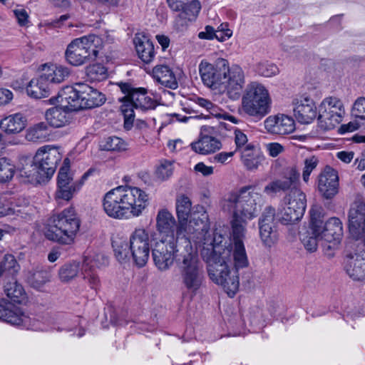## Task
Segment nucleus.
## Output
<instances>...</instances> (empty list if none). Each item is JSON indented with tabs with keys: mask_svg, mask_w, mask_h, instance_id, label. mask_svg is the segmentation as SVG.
Instances as JSON below:
<instances>
[{
	"mask_svg": "<svg viewBox=\"0 0 365 365\" xmlns=\"http://www.w3.org/2000/svg\"><path fill=\"white\" fill-rule=\"evenodd\" d=\"M263 203V196L255 185L245 186L223 198L222 209L231 216L232 242L227 245L226 237L218 232L214 233L212 240L210 238L209 217L204 207L196 206L191 213L192 202L187 196L181 195L176 199L178 234L187 232L199 240L200 246L211 247L210 255L202 254L209 276L231 297L239 290L238 270L249 265L244 245L247 222L257 217Z\"/></svg>",
	"mask_w": 365,
	"mask_h": 365,
	"instance_id": "nucleus-1",
	"label": "nucleus"
},
{
	"mask_svg": "<svg viewBox=\"0 0 365 365\" xmlns=\"http://www.w3.org/2000/svg\"><path fill=\"white\" fill-rule=\"evenodd\" d=\"M155 221L158 237L152 249L155 267L160 272H165L175 261L182 284L188 292L196 293L203 280L200 241L187 232L178 234V222L166 208L158 210Z\"/></svg>",
	"mask_w": 365,
	"mask_h": 365,
	"instance_id": "nucleus-2",
	"label": "nucleus"
},
{
	"mask_svg": "<svg viewBox=\"0 0 365 365\" xmlns=\"http://www.w3.org/2000/svg\"><path fill=\"white\" fill-rule=\"evenodd\" d=\"M148 204V194L138 187L130 185L111 189L104 195L102 200L106 214L116 220L138 217Z\"/></svg>",
	"mask_w": 365,
	"mask_h": 365,
	"instance_id": "nucleus-3",
	"label": "nucleus"
},
{
	"mask_svg": "<svg viewBox=\"0 0 365 365\" xmlns=\"http://www.w3.org/2000/svg\"><path fill=\"white\" fill-rule=\"evenodd\" d=\"M349 232L351 238L359 241L354 255L346 262V271L354 280L365 279V203L354 202L349 211Z\"/></svg>",
	"mask_w": 365,
	"mask_h": 365,
	"instance_id": "nucleus-4",
	"label": "nucleus"
},
{
	"mask_svg": "<svg viewBox=\"0 0 365 365\" xmlns=\"http://www.w3.org/2000/svg\"><path fill=\"white\" fill-rule=\"evenodd\" d=\"M80 225L76 210L73 207H68L50 216L43 232L47 240L61 245H70L74 242Z\"/></svg>",
	"mask_w": 365,
	"mask_h": 365,
	"instance_id": "nucleus-5",
	"label": "nucleus"
},
{
	"mask_svg": "<svg viewBox=\"0 0 365 365\" xmlns=\"http://www.w3.org/2000/svg\"><path fill=\"white\" fill-rule=\"evenodd\" d=\"M104 94L85 83H76L75 87L64 88L57 96V102L71 110L92 108L103 105Z\"/></svg>",
	"mask_w": 365,
	"mask_h": 365,
	"instance_id": "nucleus-6",
	"label": "nucleus"
},
{
	"mask_svg": "<svg viewBox=\"0 0 365 365\" xmlns=\"http://www.w3.org/2000/svg\"><path fill=\"white\" fill-rule=\"evenodd\" d=\"M272 98L268 88L262 83H249L242 97V110L253 118L260 120L271 111Z\"/></svg>",
	"mask_w": 365,
	"mask_h": 365,
	"instance_id": "nucleus-7",
	"label": "nucleus"
},
{
	"mask_svg": "<svg viewBox=\"0 0 365 365\" xmlns=\"http://www.w3.org/2000/svg\"><path fill=\"white\" fill-rule=\"evenodd\" d=\"M309 213L310 228L316 236L319 237L322 243H329V249L339 245L344 234L341 221L337 217H331L324 222V210L317 205L312 207Z\"/></svg>",
	"mask_w": 365,
	"mask_h": 365,
	"instance_id": "nucleus-8",
	"label": "nucleus"
},
{
	"mask_svg": "<svg viewBox=\"0 0 365 365\" xmlns=\"http://www.w3.org/2000/svg\"><path fill=\"white\" fill-rule=\"evenodd\" d=\"M121 91L125 94L120 101L122 102L120 110L124 116V127L129 130L134 121V108L142 111L154 109L157 102L147 96L144 88H133L128 83L120 85Z\"/></svg>",
	"mask_w": 365,
	"mask_h": 365,
	"instance_id": "nucleus-9",
	"label": "nucleus"
},
{
	"mask_svg": "<svg viewBox=\"0 0 365 365\" xmlns=\"http://www.w3.org/2000/svg\"><path fill=\"white\" fill-rule=\"evenodd\" d=\"M101 38L96 35L84 36L73 39L66 48L65 58L73 66H80L94 61L102 48Z\"/></svg>",
	"mask_w": 365,
	"mask_h": 365,
	"instance_id": "nucleus-10",
	"label": "nucleus"
},
{
	"mask_svg": "<svg viewBox=\"0 0 365 365\" xmlns=\"http://www.w3.org/2000/svg\"><path fill=\"white\" fill-rule=\"evenodd\" d=\"M154 243L157 240L156 233L145 227L134 229L129 236V250L134 264L142 267L146 264L150 257V240Z\"/></svg>",
	"mask_w": 365,
	"mask_h": 365,
	"instance_id": "nucleus-11",
	"label": "nucleus"
},
{
	"mask_svg": "<svg viewBox=\"0 0 365 365\" xmlns=\"http://www.w3.org/2000/svg\"><path fill=\"white\" fill-rule=\"evenodd\" d=\"M198 71L204 86L220 92V88L223 87L222 81L226 77V71H228V61L222 58L212 63L202 59L198 65Z\"/></svg>",
	"mask_w": 365,
	"mask_h": 365,
	"instance_id": "nucleus-12",
	"label": "nucleus"
},
{
	"mask_svg": "<svg viewBox=\"0 0 365 365\" xmlns=\"http://www.w3.org/2000/svg\"><path fill=\"white\" fill-rule=\"evenodd\" d=\"M345 109L342 101L336 96L324 98L318 107V120L324 130L334 128L343 120Z\"/></svg>",
	"mask_w": 365,
	"mask_h": 365,
	"instance_id": "nucleus-13",
	"label": "nucleus"
},
{
	"mask_svg": "<svg viewBox=\"0 0 365 365\" xmlns=\"http://www.w3.org/2000/svg\"><path fill=\"white\" fill-rule=\"evenodd\" d=\"M0 319L11 325L35 331L43 329L38 321L31 318L20 307L5 300L1 301Z\"/></svg>",
	"mask_w": 365,
	"mask_h": 365,
	"instance_id": "nucleus-14",
	"label": "nucleus"
},
{
	"mask_svg": "<svg viewBox=\"0 0 365 365\" xmlns=\"http://www.w3.org/2000/svg\"><path fill=\"white\" fill-rule=\"evenodd\" d=\"M245 84V75L243 69L237 64L230 66L226 71V77L222 81V88L220 91L226 93L228 98L235 101L240 98L242 89Z\"/></svg>",
	"mask_w": 365,
	"mask_h": 365,
	"instance_id": "nucleus-15",
	"label": "nucleus"
},
{
	"mask_svg": "<svg viewBox=\"0 0 365 365\" xmlns=\"http://www.w3.org/2000/svg\"><path fill=\"white\" fill-rule=\"evenodd\" d=\"M275 209L267 207L259 220V237L264 246L271 248L279 240L277 226L274 222Z\"/></svg>",
	"mask_w": 365,
	"mask_h": 365,
	"instance_id": "nucleus-16",
	"label": "nucleus"
},
{
	"mask_svg": "<svg viewBox=\"0 0 365 365\" xmlns=\"http://www.w3.org/2000/svg\"><path fill=\"white\" fill-rule=\"evenodd\" d=\"M36 163L43 172L47 180L54 174L58 163L61 160L62 154L58 148L46 145L39 148L35 155Z\"/></svg>",
	"mask_w": 365,
	"mask_h": 365,
	"instance_id": "nucleus-17",
	"label": "nucleus"
},
{
	"mask_svg": "<svg viewBox=\"0 0 365 365\" xmlns=\"http://www.w3.org/2000/svg\"><path fill=\"white\" fill-rule=\"evenodd\" d=\"M292 107L296 119L302 124L311 123L318 114L315 102L307 94L295 96L292 100Z\"/></svg>",
	"mask_w": 365,
	"mask_h": 365,
	"instance_id": "nucleus-18",
	"label": "nucleus"
},
{
	"mask_svg": "<svg viewBox=\"0 0 365 365\" xmlns=\"http://www.w3.org/2000/svg\"><path fill=\"white\" fill-rule=\"evenodd\" d=\"M107 263L108 259L101 254L89 255L84 257L81 267L82 278L91 288L96 289L100 283L96 268Z\"/></svg>",
	"mask_w": 365,
	"mask_h": 365,
	"instance_id": "nucleus-19",
	"label": "nucleus"
},
{
	"mask_svg": "<svg viewBox=\"0 0 365 365\" xmlns=\"http://www.w3.org/2000/svg\"><path fill=\"white\" fill-rule=\"evenodd\" d=\"M265 129L272 134L287 135L295 130L294 120L289 115L278 113L269 115L264 122Z\"/></svg>",
	"mask_w": 365,
	"mask_h": 365,
	"instance_id": "nucleus-20",
	"label": "nucleus"
},
{
	"mask_svg": "<svg viewBox=\"0 0 365 365\" xmlns=\"http://www.w3.org/2000/svg\"><path fill=\"white\" fill-rule=\"evenodd\" d=\"M339 176L337 171L331 167H326L319 174L318 189L327 199L332 198L338 192Z\"/></svg>",
	"mask_w": 365,
	"mask_h": 365,
	"instance_id": "nucleus-21",
	"label": "nucleus"
},
{
	"mask_svg": "<svg viewBox=\"0 0 365 365\" xmlns=\"http://www.w3.org/2000/svg\"><path fill=\"white\" fill-rule=\"evenodd\" d=\"M20 176L25 179V182L32 184H41L47 180L43 175L41 169L36 163L35 158L22 157L18 168Z\"/></svg>",
	"mask_w": 365,
	"mask_h": 365,
	"instance_id": "nucleus-22",
	"label": "nucleus"
},
{
	"mask_svg": "<svg viewBox=\"0 0 365 365\" xmlns=\"http://www.w3.org/2000/svg\"><path fill=\"white\" fill-rule=\"evenodd\" d=\"M41 74L42 78L49 84H60L65 81L71 74V70L66 66L46 63L41 65Z\"/></svg>",
	"mask_w": 365,
	"mask_h": 365,
	"instance_id": "nucleus-23",
	"label": "nucleus"
},
{
	"mask_svg": "<svg viewBox=\"0 0 365 365\" xmlns=\"http://www.w3.org/2000/svg\"><path fill=\"white\" fill-rule=\"evenodd\" d=\"M51 103H57V98L53 100L51 98L49 100ZM59 106L51 108L46 110L45 113V118L48 123L53 128H61L68 125L71 120V114L66 110H73L62 106L59 103Z\"/></svg>",
	"mask_w": 365,
	"mask_h": 365,
	"instance_id": "nucleus-24",
	"label": "nucleus"
},
{
	"mask_svg": "<svg viewBox=\"0 0 365 365\" xmlns=\"http://www.w3.org/2000/svg\"><path fill=\"white\" fill-rule=\"evenodd\" d=\"M240 152V160L243 166L250 171L256 170L264 160L260 149L254 145H248Z\"/></svg>",
	"mask_w": 365,
	"mask_h": 365,
	"instance_id": "nucleus-25",
	"label": "nucleus"
},
{
	"mask_svg": "<svg viewBox=\"0 0 365 365\" xmlns=\"http://www.w3.org/2000/svg\"><path fill=\"white\" fill-rule=\"evenodd\" d=\"M26 125V119L23 114L17 113L9 115L0 121L1 129L7 134H16Z\"/></svg>",
	"mask_w": 365,
	"mask_h": 365,
	"instance_id": "nucleus-26",
	"label": "nucleus"
},
{
	"mask_svg": "<svg viewBox=\"0 0 365 365\" xmlns=\"http://www.w3.org/2000/svg\"><path fill=\"white\" fill-rule=\"evenodd\" d=\"M191 147L197 153L208 155L219 150L222 148V143L215 137L205 135L192 143Z\"/></svg>",
	"mask_w": 365,
	"mask_h": 365,
	"instance_id": "nucleus-27",
	"label": "nucleus"
},
{
	"mask_svg": "<svg viewBox=\"0 0 365 365\" xmlns=\"http://www.w3.org/2000/svg\"><path fill=\"white\" fill-rule=\"evenodd\" d=\"M151 75L160 84L175 89L178 86L175 76L170 68L165 65H157L152 71Z\"/></svg>",
	"mask_w": 365,
	"mask_h": 365,
	"instance_id": "nucleus-28",
	"label": "nucleus"
},
{
	"mask_svg": "<svg viewBox=\"0 0 365 365\" xmlns=\"http://www.w3.org/2000/svg\"><path fill=\"white\" fill-rule=\"evenodd\" d=\"M26 91L29 96L36 99L46 98L50 94L49 85L41 74L29 81Z\"/></svg>",
	"mask_w": 365,
	"mask_h": 365,
	"instance_id": "nucleus-29",
	"label": "nucleus"
},
{
	"mask_svg": "<svg viewBox=\"0 0 365 365\" xmlns=\"http://www.w3.org/2000/svg\"><path fill=\"white\" fill-rule=\"evenodd\" d=\"M51 130L44 122L30 126L26 131L25 138L33 143H43L49 140Z\"/></svg>",
	"mask_w": 365,
	"mask_h": 365,
	"instance_id": "nucleus-30",
	"label": "nucleus"
},
{
	"mask_svg": "<svg viewBox=\"0 0 365 365\" xmlns=\"http://www.w3.org/2000/svg\"><path fill=\"white\" fill-rule=\"evenodd\" d=\"M136 52L138 57L145 63H149L154 59L155 48L152 41L146 36L134 38Z\"/></svg>",
	"mask_w": 365,
	"mask_h": 365,
	"instance_id": "nucleus-31",
	"label": "nucleus"
},
{
	"mask_svg": "<svg viewBox=\"0 0 365 365\" xmlns=\"http://www.w3.org/2000/svg\"><path fill=\"white\" fill-rule=\"evenodd\" d=\"M282 202L296 209L298 212H305L307 197L300 187H292L283 197Z\"/></svg>",
	"mask_w": 365,
	"mask_h": 365,
	"instance_id": "nucleus-32",
	"label": "nucleus"
},
{
	"mask_svg": "<svg viewBox=\"0 0 365 365\" xmlns=\"http://www.w3.org/2000/svg\"><path fill=\"white\" fill-rule=\"evenodd\" d=\"M87 177L88 173H85L79 182L76 184H57V190L55 193L56 200H71L73 195L80 190Z\"/></svg>",
	"mask_w": 365,
	"mask_h": 365,
	"instance_id": "nucleus-33",
	"label": "nucleus"
},
{
	"mask_svg": "<svg viewBox=\"0 0 365 365\" xmlns=\"http://www.w3.org/2000/svg\"><path fill=\"white\" fill-rule=\"evenodd\" d=\"M304 212H298L294 207L281 202L277 212L278 220L284 225L294 224L302 219Z\"/></svg>",
	"mask_w": 365,
	"mask_h": 365,
	"instance_id": "nucleus-34",
	"label": "nucleus"
},
{
	"mask_svg": "<svg viewBox=\"0 0 365 365\" xmlns=\"http://www.w3.org/2000/svg\"><path fill=\"white\" fill-rule=\"evenodd\" d=\"M112 246L116 259L121 264L127 263L131 258L129 250V242H127L119 237H115L112 240Z\"/></svg>",
	"mask_w": 365,
	"mask_h": 365,
	"instance_id": "nucleus-35",
	"label": "nucleus"
},
{
	"mask_svg": "<svg viewBox=\"0 0 365 365\" xmlns=\"http://www.w3.org/2000/svg\"><path fill=\"white\" fill-rule=\"evenodd\" d=\"M80 263L71 262L62 265L58 269V277L61 282L68 283L73 280L79 274Z\"/></svg>",
	"mask_w": 365,
	"mask_h": 365,
	"instance_id": "nucleus-36",
	"label": "nucleus"
},
{
	"mask_svg": "<svg viewBox=\"0 0 365 365\" xmlns=\"http://www.w3.org/2000/svg\"><path fill=\"white\" fill-rule=\"evenodd\" d=\"M4 292L9 298L16 302H21L26 296V292L21 284L14 279L6 283Z\"/></svg>",
	"mask_w": 365,
	"mask_h": 365,
	"instance_id": "nucleus-37",
	"label": "nucleus"
},
{
	"mask_svg": "<svg viewBox=\"0 0 365 365\" xmlns=\"http://www.w3.org/2000/svg\"><path fill=\"white\" fill-rule=\"evenodd\" d=\"M99 148L101 150L120 152L127 150V144L118 137L110 136L99 143Z\"/></svg>",
	"mask_w": 365,
	"mask_h": 365,
	"instance_id": "nucleus-38",
	"label": "nucleus"
},
{
	"mask_svg": "<svg viewBox=\"0 0 365 365\" xmlns=\"http://www.w3.org/2000/svg\"><path fill=\"white\" fill-rule=\"evenodd\" d=\"M173 162L167 160H160L155 170V178L159 182L165 181L173 175Z\"/></svg>",
	"mask_w": 365,
	"mask_h": 365,
	"instance_id": "nucleus-39",
	"label": "nucleus"
},
{
	"mask_svg": "<svg viewBox=\"0 0 365 365\" xmlns=\"http://www.w3.org/2000/svg\"><path fill=\"white\" fill-rule=\"evenodd\" d=\"M16 170V166L11 160L5 157L0 158V182L10 181L13 178Z\"/></svg>",
	"mask_w": 365,
	"mask_h": 365,
	"instance_id": "nucleus-40",
	"label": "nucleus"
},
{
	"mask_svg": "<svg viewBox=\"0 0 365 365\" xmlns=\"http://www.w3.org/2000/svg\"><path fill=\"white\" fill-rule=\"evenodd\" d=\"M86 73L87 78L91 82L101 81L108 76L106 68L101 63H95L87 66Z\"/></svg>",
	"mask_w": 365,
	"mask_h": 365,
	"instance_id": "nucleus-41",
	"label": "nucleus"
},
{
	"mask_svg": "<svg viewBox=\"0 0 365 365\" xmlns=\"http://www.w3.org/2000/svg\"><path fill=\"white\" fill-rule=\"evenodd\" d=\"M255 71L261 76L270 78L277 75L279 69L274 63L263 60L257 63Z\"/></svg>",
	"mask_w": 365,
	"mask_h": 365,
	"instance_id": "nucleus-42",
	"label": "nucleus"
},
{
	"mask_svg": "<svg viewBox=\"0 0 365 365\" xmlns=\"http://www.w3.org/2000/svg\"><path fill=\"white\" fill-rule=\"evenodd\" d=\"M284 180L287 182V185L291 188L299 187L300 184V173L296 165H291L287 167L283 173Z\"/></svg>",
	"mask_w": 365,
	"mask_h": 365,
	"instance_id": "nucleus-43",
	"label": "nucleus"
},
{
	"mask_svg": "<svg viewBox=\"0 0 365 365\" xmlns=\"http://www.w3.org/2000/svg\"><path fill=\"white\" fill-rule=\"evenodd\" d=\"M79 180H74L73 174L70 170L69 160H64L63 166L60 168L57 178V184H76Z\"/></svg>",
	"mask_w": 365,
	"mask_h": 365,
	"instance_id": "nucleus-44",
	"label": "nucleus"
},
{
	"mask_svg": "<svg viewBox=\"0 0 365 365\" xmlns=\"http://www.w3.org/2000/svg\"><path fill=\"white\" fill-rule=\"evenodd\" d=\"M200 9V3L197 0H192L186 6H184L183 11L179 17L187 19L188 21H194L198 16Z\"/></svg>",
	"mask_w": 365,
	"mask_h": 365,
	"instance_id": "nucleus-45",
	"label": "nucleus"
},
{
	"mask_svg": "<svg viewBox=\"0 0 365 365\" xmlns=\"http://www.w3.org/2000/svg\"><path fill=\"white\" fill-rule=\"evenodd\" d=\"M319 164V160L316 156H310L304 159L302 168V180L308 185L310 180V175L316 169Z\"/></svg>",
	"mask_w": 365,
	"mask_h": 365,
	"instance_id": "nucleus-46",
	"label": "nucleus"
},
{
	"mask_svg": "<svg viewBox=\"0 0 365 365\" xmlns=\"http://www.w3.org/2000/svg\"><path fill=\"white\" fill-rule=\"evenodd\" d=\"M289 187L284 179H276L268 183L264 188V192L267 195L273 196L281 191L289 190Z\"/></svg>",
	"mask_w": 365,
	"mask_h": 365,
	"instance_id": "nucleus-47",
	"label": "nucleus"
},
{
	"mask_svg": "<svg viewBox=\"0 0 365 365\" xmlns=\"http://www.w3.org/2000/svg\"><path fill=\"white\" fill-rule=\"evenodd\" d=\"M309 229H311L309 227ZM302 242L306 248V250L309 252H315L317 249V246L319 242H322V240L319 237L316 236L315 234L313 233L312 230L308 231L306 234L303 235L302 237Z\"/></svg>",
	"mask_w": 365,
	"mask_h": 365,
	"instance_id": "nucleus-48",
	"label": "nucleus"
},
{
	"mask_svg": "<svg viewBox=\"0 0 365 365\" xmlns=\"http://www.w3.org/2000/svg\"><path fill=\"white\" fill-rule=\"evenodd\" d=\"M351 115L362 120V125L365 124V98L359 97L355 101L351 108Z\"/></svg>",
	"mask_w": 365,
	"mask_h": 365,
	"instance_id": "nucleus-49",
	"label": "nucleus"
},
{
	"mask_svg": "<svg viewBox=\"0 0 365 365\" xmlns=\"http://www.w3.org/2000/svg\"><path fill=\"white\" fill-rule=\"evenodd\" d=\"M0 267H2L3 272L9 271L11 273H16L19 269V265L14 255L6 254L1 262Z\"/></svg>",
	"mask_w": 365,
	"mask_h": 365,
	"instance_id": "nucleus-50",
	"label": "nucleus"
},
{
	"mask_svg": "<svg viewBox=\"0 0 365 365\" xmlns=\"http://www.w3.org/2000/svg\"><path fill=\"white\" fill-rule=\"evenodd\" d=\"M234 140L235 143V152L241 151L245 148L248 145H254L253 143H250L247 135L240 129L234 130Z\"/></svg>",
	"mask_w": 365,
	"mask_h": 365,
	"instance_id": "nucleus-51",
	"label": "nucleus"
},
{
	"mask_svg": "<svg viewBox=\"0 0 365 365\" xmlns=\"http://www.w3.org/2000/svg\"><path fill=\"white\" fill-rule=\"evenodd\" d=\"M217 33V40L220 42H224L232 36L233 31L230 28L229 24L224 22L220 24L215 29Z\"/></svg>",
	"mask_w": 365,
	"mask_h": 365,
	"instance_id": "nucleus-52",
	"label": "nucleus"
},
{
	"mask_svg": "<svg viewBox=\"0 0 365 365\" xmlns=\"http://www.w3.org/2000/svg\"><path fill=\"white\" fill-rule=\"evenodd\" d=\"M14 207L15 208L14 215L20 216L24 219L29 218L36 212V207L31 205H26L23 207L16 205Z\"/></svg>",
	"mask_w": 365,
	"mask_h": 365,
	"instance_id": "nucleus-53",
	"label": "nucleus"
},
{
	"mask_svg": "<svg viewBox=\"0 0 365 365\" xmlns=\"http://www.w3.org/2000/svg\"><path fill=\"white\" fill-rule=\"evenodd\" d=\"M49 281V276L46 272L39 271L34 274L31 279L32 285L39 289L45 283Z\"/></svg>",
	"mask_w": 365,
	"mask_h": 365,
	"instance_id": "nucleus-54",
	"label": "nucleus"
},
{
	"mask_svg": "<svg viewBox=\"0 0 365 365\" xmlns=\"http://www.w3.org/2000/svg\"><path fill=\"white\" fill-rule=\"evenodd\" d=\"M13 13L17 20L18 24L20 26H28L29 23V15L24 9H15L13 10Z\"/></svg>",
	"mask_w": 365,
	"mask_h": 365,
	"instance_id": "nucleus-55",
	"label": "nucleus"
},
{
	"mask_svg": "<svg viewBox=\"0 0 365 365\" xmlns=\"http://www.w3.org/2000/svg\"><path fill=\"white\" fill-rule=\"evenodd\" d=\"M265 149L268 154L272 158L277 157L284 151V147L277 142L265 144Z\"/></svg>",
	"mask_w": 365,
	"mask_h": 365,
	"instance_id": "nucleus-56",
	"label": "nucleus"
},
{
	"mask_svg": "<svg viewBox=\"0 0 365 365\" xmlns=\"http://www.w3.org/2000/svg\"><path fill=\"white\" fill-rule=\"evenodd\" d=\"M235 151L221 152L213 156V162L220 164H227L231 161Z\"/></svg>",
	"mask_w": 365,
	"mask_h": 365,
	"instance_id": "nucleus-57",
	"label": "nucleus"
},
{
	"mask_svg": "<svg viewBox=\"0 0 365 365\" xmlns=\"http://www.w3.org/2000/svg\"><path fill=\"white\" fill-rule=\"evenodd\" d=\"M197 36L200 39L213 40L214 38L217 39V33L212 26L207 25L205 27L204 31L198 33Z\"/></svg>",
	"mask_w": 365,
	"mask_h": 365,
	"instance_id": "nucleus-58",
	"label": "nucleus"
},
{
	"mask_svg": "<svg viewBox=\"0 0 365 365\" xmlns=\"http://www.w3.org/2000/svg\"><path fill=\"white\" fill-rule=\"evenodd\" d=\"M15 214V208L6 204V200L0 197V217L11 216Z\"/></svg>",
	"mask_w": 365,
	"mask_h": 365,
	"instance_id": "nucleus-59",
	"label": "nucleus"
},
{
	"mask_svg": "<svg viewBox=\"0 0 365 365\" xmlns=\"http://www.w3.org/2000/svg\"><path fill=\"white\" fill-rule=\"evenodd\" d=\"M76 329H78V334H77V336L78 337H81L84 335L85 334V331L84 329L82 328V327H78L77 326V324H72V325H63L62 327H58L57 329L58 331H66L68 332H72V334H71V336H74L75 335V330Z\"/></svg>",
	"mask_w": 365,
	"mask_h": 365,
	"instance_id": "nucleus-60",
	"label": "nucleus"
},
{
	"mask_svg": "<svg viewBox=\"0 0 365 365\" xmlns=\"http://www.w3.org/2000/svg\"><path fill=\"white\" fill-rule=\"evenodd\" d=\"M194 169L196 172L200 173L204 176L211 175L214 172V168L212 166L206 165L202 162L197 163Z\"/></svg>",
	"mask_w": 365,
	"mask_h": 365,
	"instance_id": "nucleus-61",
	"label": "nucleus"
},
{
	"mask_svg": "<svg viewBox=\"0 0 365 365\" xmlns=\"http://www.w3.org/2000/svg\"><path fill=\"white\" fill-rule=\"evenodd\" d=\"M13 93L7 89L0 88V106L7 105L13 99Z\"/></svg>",
	"mask_w": 365,
	"mask_h": 365,
	"instance_id": "nucleus-62",
	"label": "nucleus"
},
{
	"mask_svg": "<svg viewBox=\"0 0 365 365\" xmlns=\"http://www.w3.org/2000/svg\"><path fill=\"white\" fill-rule=\"evenodd\" d=\"M361 125H362L361 123H359L356 121H351L346 124L341 125L339 130L341 134L353 132L357 130L361 126Z\"/></svg>",
	"mask_w": 365,
	"mask_h": 365,
	"instance_id": "nucleus-63",
	"label": "nucleus"
},
{
	"mask_svg": "<svg viewBox=\"0 0 365 365\" xmlns=\"http://www.w3.org/2000/svg\"><path fill=\"white\" fill-rule=\"evenodd\" d=\"M187 0H167L168 6L175 11H179L184 9Z\"/></svg>",
	"mask_w": 365,
	"mask_h": 365,
	"instance_id": "nucleus-64",
	"label": "nucleus"
}]
</instances>
